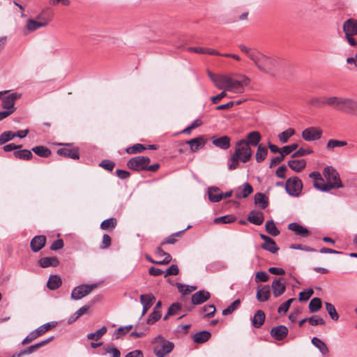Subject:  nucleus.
I'll use <instances>...</instances> for the list:
<instances>
[{
    "label": "nucleus",
    "mask_w": 357,
    "mask_h": 357,
    "mask_svg": "<svg viewBox=\"0 0 357 357\" xmlns=\"http://www.w3.org/2000/svg\"><path fill=\"white\" fill-rule=\"evenodd\" d=\"M46 243V237L44 235L36 236L30 243V247L33 252L40 250Z\"/></svg>",
    "instance_id": "obj_15"
},
{
    "label": "nucleus",
    "mask_w": 357,
    "mask_h": 357,
    "mask_svg": "<svg viewBox=\"0 0 357 357\" xmlns=\"http://www.w3.org/2000/svg\"><path fill=\"white\" fill-rule=\"evenodd\" d=\"M185 231V229L172 234L166 238L161 243L160 245L165 244H174L177 241V238L181 237V234Z\"/></svg>",
    "instance_id": "obj_46"
},
{
    "label": "nucleus",
    "mask_w": 357,
    "mask_h": 357,
    "mask_svg": "<svg viewBox=\"0 0 357 357\" xmlns=\"http://www.w3.org/2000/svg\"><path fill=\"white\" fill-rule=\"evenodd\" d=\"M241 301L239 299L234 301L230 305L222 310V314L225 316L231 314L239 307Z\"/></svg>",
    "instance_id": "obj_54"
},
{
    "label": "nucleus",
    "mask_w": 357,
    "mask_h": 357,
    "mask_svg": "<svg viewBox=\"0 0 357 357\" xmlns=\"http://www.w3.org/2000/svg\"><path fill=\"white\" fill-rule=\"evenodd\" d=\"M213 144L223 150H227L230 147V138L228 136H222L215 139L212 142Z\"/></svg>",
    "instance_id": "obj_26"
},
{
    "label": "nucleus",
    "mask_w": 357,
    "mask_h": 357,
    "mask_svg": "<svg viewBox=\"0 0 357 357\" xmlns=\"http://www.w3.org/2000/svg\"><path fill=\"white\" fill-rule=\"evenodd\" d=\"M97 284H81L74 288L71 292V298L79 300L89 294L93 289L97 288Z\"/></svg>",
    "instance_id": "obj_9"
},
{
    "label": "nucleus",
    "mask_w": 357,
    "mask_h": 357,
    "mask_svg": "<svg viewBox=\"0 0 357 357\" xmlns=\"http://www.w3.org/2000/svg\"><path fill=\"white\" fill-rule=\"evenodd\" d=\"M38 264L42 268L56 267L59 265V261L56 257H43L38 261Z\"/></svg>",
    "instance_id": "obj_30"
},
{
    "label": "nucleus",
    "mask_w": 357,
    "mask_h": 357,
    "mask_svg": "<svg viewBox=\"0 0 357 357\" xmlns=\"http://www.w3.org/2000/svg\"><path fill=\"white\" fill-rule=\"evenodd\" d=\"M345 98L331 96L325 100L326 105L342 112Z\"/></svg>",
    "instance_id": "obj_14"
},
{
    "label": "nucleus",
    "mask_w": 357,
    "mask_h": 357,
    "mask_svg": "<svg viewBox=\"0 0 357 357\" xmlns=\"http://www.w3.org/2000/svg\"><path fill=\"white\" fill-rule=\"evenodd\" d=\"M294 133L295 131L294 129L288 128L278 135V139L282 143H286L288 142L289 139L294 135Z\"/></svg>",
    "instance_id": "obj_49"
},
{
    "label": "nucleus",
    "mask_w": 357,
    "mask_h": 357,
    "mask_svg": "<svg viewBox=\"0 0 357 357\" xmlns=\"http://www.w3.org/2000/svg\"><path fill=\"white\" fill-rule=\"evenodd\" d=\"M288 334V328L284 325L273 327L271 330V336L276 340H284Z\"/></svg>",
    "instance_id": "obj_16"
},
{
    "label": "nucleus",
    "mask_w": 357,
    "mask_h": 357,
    "mask_svg": "<svg viewBox=\"0 0 357 357\" xmlns=\"http://www.w3.org/2000/svg\"><path fill=\"white\" fill-rule=\"evenodd\" d=\"M48 23L49 20L47 19H43L41 21L29 19L26 21V28L29 32H32L38 29L39 28L46 26Z\"/></svg>",
    "instance_id": "obj_17"
},
{
    "label": "nucleus",
    "mask_w": 357,
    "mask_h": 357,
    "mask_svg": "<svg viewBox=\"0 0 357 357\" xmlns=\"http://www.w3.org/2000/svg\"><path fill=\"white\" fill-rule=\"evenodd\" d=\"M261 247L264 250L269 251L271 253H275L279 250V248L277 246L275 242L272 238L266 242H264Z\"/></svg>",
    "instance_id": "obj_45"
},
{
    "label": "nucleus",
    "mask_w": 357,
    "mask_h": 357,
    "mask_svg": "<svg viewBox=\"0 0 357 357\" xmlns=\"http://www.w3.org/2000/svg\"><path fill=\"white\" fill-rule=\"evenodd\" d=\"M21 94L18 93H13L6 96L2 99V107L6 110H14L15 111V101L20 98Z\"/></svg>",
    "instance_id": "obj_11"
},
{
    "label": "nucleus",
    "mask_w": 357,
    "mask_h": 357,
    "mask_svg": "<svg viewBox=\"0 0 357 357\" xmlns=\"http://www.w3.org/2000/svg\"><path fill=\"white\" fill-rule=\"evenodd\" d=\"M53 339H54V336H51L50 337L47 338L45 340L41 341L40 342H38V343H36L35 344H33V345L29 347L28 349H29V351L31 352V354H32L33 352L36 351L39 348H40V347H43L45 345H46L47 344H48Z\"/></svg>",
    "instance_id": "obj_56"
},
{
    "label": "nucleus",
    "mask_w": 357,
    "mask_h": 357,
    "mask_svg": "<svg viewBox=\"0 0 357 357\" xmlns=\"http://www.w3.org/2000/svg\"><path fill=\"white\" fill-rule=\"evenodd\" d=\"M253 63L260 71L265 73H273L279 68L282 60L278 57H269L259 52Z\"/></svg>",
    "instance_id": "obj_2"
},
{
    "label": "nucleus",
    "mask_w": 357,
    "mask_h": 357,
    "mask_svg": "<svg viewBox=\"0 0 357 357\" xmlns=\"http://www.w3.org/2000/svg\"><path fill=\"white\" fill-rule=\"evenodd\" d=\"M322 130L318 127H310L302 132V137L307 142L319 139L322 136Z\"/></svg>",
    "instance_id": "obj_10"
},
{
    "label": "nucleus",
    "mask_w": 357,
    "mask_h": 357,
    "mask_svg": "<svg viewBox=\"0 0 357 357\" xmlns=\"http://www.w3.org/2000/svg\"><path fill=\"white\" fill-rule=\"evenodd\" d=\"M303 183L301 180L296 176L289 178L285 184L287 192L293 197L298 196L302 190Z\"/></svg>",
    "instance_id": "obj_7"
},
{
    "label": "nucleus",
    "mask_w": 357,
    "mask_h": 357,
    "mask_svg": "<svg viewBox=\"0 0 357 357\" xmlns=\"http://www.w3.org/2000/svg\"><path fill=\"white\" fill-rule=\"evenodd\" d=\"M253 192L252 185L246 182L242 185L238 187L235 190V197L237 199L246 198Z\"/></svg>",
    "instance_id": "obj_12"
},
{
    "label": "nucleus",
    "mask_w": 357,
    "mask_h": 357,
    "mask_svg": "<svg viewBox=\"0 0 357 357\" xmlns=\"http://www.w3.org/2000/svg\"><path fill=\"white\" fill-rule=\"evenodd\" d=\"M264 220V213L259 211L253 210L248 215V220L255 225H261Z\"/></svg>",
    "instance_id": "obj_21"
},
{
    "label": "nucleus",
    "mask_w": 357,
    "mask_h": 357,
    "mask_svg": "<svg viewBox=\"0 0 357 357\" xmlns=\"http://www.w3.org/2000/svg\"><path fill=\"white\" fill-rule=\"evenodd\" d=\"M346 141H341L337 139H330L326 144V149L332 150L337 147H341L347 145Z\"/></svg>",
    "instance_id": "obj_53"
},
{
    "label": "nucleus",
    "mask_w": 357,
    "mask_h": 357,
    "mask_svg": "<svg viewBox=\"0 0 357 357\" xmlns=\"http://www.w3.org/2000/svg\"><path fill=\"white\" fill-rule=\"evenodd\" d=\"M288 229L302 237H307L310 235L309 230L297 222L290 223L288 225Z\"/></svg>",
    "instance_id": "obj_19"
},
{
    "label": "nucleus",
    "mask_w": 357,
    "mask_h": 357,
    "mask_svg": "<svg viewBox=\"0 0 357 357\" xmlns=\"http://www.w3.org/2000/svg\"><path fill=\"white\" fill-rule=\"evenodd\" d=\"M14 137V132L11 131L3 132L0 135V144H3L6 142L13 139Z\"/></svg>",
    "instance_id": "obj_59"
},
{
    "label": "nucleus",
    "mask_w": 357,
    "mask_h": 357,
    "mask_svg": "<svg viewBox=\"0 0 357 357\" xmlns=\"http://www.w3.org/2000/svg\"><path fill=\"white\" fill-rule=\"evenodd\" d=\"M294 301V298H289L286 302L281 304L279 306L278 310V313L285 314L288 311L291 303Z\"/></svg>",
    "instance_id": "obj_62"
},
{
    "label": "nucleus",
    "mask_w": 357,
    "mask_h": 357,
    "mask_svg": "<svg viewBox=\"0 0 357 357\" xmlns=\"http://www.w3.org/2000/svg\"><path fill=\"white\" fill-rule=\"evenodd\" d=\"M252 150L245 139L236 142L234 152L231 154L227 162L228 169L230 171L236 169L240 166V162L245 163L252 156Z\"/></svg>",
    "instance_id": "obj_1"
},
{
    "label": "nucleus",
    "mask_w": 357,
    "mask_h": 357,
    "mask_svg": "<svg viewBox=\"0 0 357 357\" xmlns=\"http://www.w3.org/2000/svg\"><path fill=\"white\" fill-rule=\"evenodd\" d=\"M38 336H40L39 333H38V331L37 330H34L32 332H31L22 341V344H29L30 342H31L32 341H33L34 340H36Z\"/></svg>",
    "instance_id": "obj_63"
},
{
    "label": "nucleus",
    "mask_w": 357,
    "mask_h": 357,
    "mask_svg": "<svg viewBox=\"0 0 357 357\" xmlns=\"http://www.w3.org/2000/svg\"><path fill=\"white\" fill-rule=\"evenodd\" d=\"M211 337V334L210 332L207 331H202L194 334L192 340L197 344H203L208 341Z\"/></svg>",
    "instance_id": "obj_28"
},
{
    "label": "nucleus",
    "mask_w": 357,
    "mask_h": 357,
    "mask_svg": "<svg viewBox=\"0 0 357 357\" xmlns=\"http://www.w3.org/2000/svg\"><path fill=\"white\" fill-rule=\"evenodd\" d=\"M261 140L260 133L257 131H252L248 134L246 143L250 146H257Z\"/></svg>",
    "instance_id": "obj_34"
},
{
    "label": "nucleus",
    "mask_w": 357,
    "mask_h": 357,
    "mask_svg": "<svg viewBox=\"0 0 357 357\" xmlns=\"http://www.w3.org/2000/svg\"><path fill=\"white\" fill-rule=\"evenodd\" d=\"M153 353L157 357H165L174 349V344L162 335H158L153 341Z\"/></svg>",
    "instance_id": "obj_4"
},
{
    "label": "nucleus",
    "mask_w": 357,
    "mask_h": 357,
    "mask_svg": "<svg viewBox=\"0 0 357 357\" xmlns=\"http://www.w3.org/2000/svg\"><path fill=\"white\" fill-rule=\"evenodd\" d=\"M190 52H193L199 54H208L211 55H220V52L215 50L202 48L199 47H190L188 48Z\"/></svg>",
    "instance_id": "obj_38"
},
{
    "label": "nucleus",
    "mask_w": 357,
    "mask_h": 357,
    "mask_svg": "<svg viewBox=\"0 0 357 357\" xmlns=\"http://www.w3.org/2000/svg\"><path fill=\"white\" fill-rule=\"evenodd\" d=\"M323 174L327 182L323 183L321 191L328 192L331 189L343 187L338 172L333 167L328 166L325 167Z\"/></svg>",
    "instance_id": "obj_3"
},
{
    "label": "nucleus",
    "mask_w": 357,
    "mask_h": 357,
    "mask_svg": "<svg viewBox=\"0 0 357 357\" xmlns=\"http://www.w3.org/2000/svg\"><path fill=\"white\" fill-rule=\"evenodd\" d=\"M181 310V305L178 303H174L169 306L167 310V315L176 314Z\"/></svg>",
    "instance_id": "obj_64"
},
{
    "label": "nucleus",
    "mask_w": 357,
    "mask_h": 357,
    "mask_svg": "<svg viewBox=\"0 0 357 357\" xmlns=\"http://www.w3.org/2000/svg\"><path fill=\"white\" fill-rule=\"evenodd\" d=\"M32 151L38 156L47 158L51 155V151L43 146H37L32 149Z\"/></svg>",
    "instance_id": "obj_41"
},
{
    "label": "nucleus",
    "mask_w": 357,
    "mask_h": 357,
    "mask_svg": "<svg viewBox=\"0 0 357 357\" xmlns=\"http://www.w3.org/2000/svg\"><path fill=\"white\" fill-rule=\"evenodd\" d=\"M57 153L66 158L74 160L79 159V152L76 149L61 148L57 150Z\"/></svg>",
    "instance_id": "obj_25"
},
{
    "label": "nucleus",
    "mask_w": 357,
    "mask_h": 357,
    "mask_svg": "<svg viewBox=\"0 0 357 357\" xmlns=\"http://www.w3.org/2000/svg\"><path fill=\"white\" fill-rule=\"evenodd\" d=\"M56 323L54 321L46 323L40 326H39L36 330L38 331V333H39L40 335L45 333L46 331H49L50 328L56 326Z\"/></svg>",
    "instance_id": "obj_60"
},
{
    "label": "nucleus",
    "mask_w": 357,
    "mask_h": 357,
    "mask_svg": "<svg viewBox=\"0 0 357 357\" xmlns=\"http://www.w3.org/2000/svg\"><path fill=\"white\" fill-rule=\"evenodd\" d=\"M215 311V307L213 304L206 305L200 309V312L204 314L203 317L208 318L213 317Z\"/></svg>",
    "instance_id": "obj_44"
},
{
    "label": "nucleus",
    "mask_w": 357,
    "mask_h": 357,
    "mask_svg": "<svg viewBox=\"0 0 357 357\" xmlns=\"http://www.w3.org/2000/svg\"><path fill=\"white\" fill-rule=\"evenodd\" d=\"M146 149L144 145L141 144H135L132 146L126 149V152L128 154H135L137 153H142Z\"/></svg>",
    "instance_id": "obj_55"
},
{
    "label": "nucleus",
    "mask_w": 357,
    "mask_h": 357,
    "mask_svg": "<svg viewBox=\"0 0 357 357\" xmlns=\"http://www.w3.org/2000/svg\"><path fill=\"white\" fill-rule=\"evenodd\" d=\"M265 229L268 234L273 236H277L280 234V231L275 225L273 220H268L265 225Z\"/></svg>",
    "instance_id": "obj_39"
},
{
    "label": "nucleus",
    "mask_w": 357,
    "mask_h": 357,
    "mask_svg": "<svg viewBox=\"0 0 357 357\" xmlns=\"http://www.w3.org/2000/svg\"><path fill=\"white\" fill-rule=\"evenodd\" d=\"M236 76L240 78V79H235L234 77L229 76L227 91L234 93H242L244 92L245 86L250 84V79L244 75L239 74L236 75Z\"/></svg>",
    "instance_id": "obj_5"
},
{
    "label": "nucleus",
    "mask_w": 357,
    "mask_h": 357,
    "mask_svg": "<svg viewBox=\"0 0 357 357\" xmlns=\"http://www.w3.org/2000/svg\"><path fill=\"white\" fill-rule=\"evenodd\" d=\"M211 297L208 291L199 290L195 293L191 297V301L194 305H200L207 301Z\"/></svg>",
    "instance_id": "obj_13"
},
{
    "label": "nucleus",
    "mask_w": 357,
    "mask_h": 357,
    "mask_svg": "<svg viewBox=\"0 0 357 357\" xmlns=\"http://www.w3.org/2000/svg\"><path fill=\"white\" fill-rule=\"evenodd\" d=\"M268 155V149L266 146L261 144L258 145L257 151L256 153V160L257 162H261L265 160Z\"/></svg>",
    "instance_id": "obj_42"
},
{
    "label": "nucleus",
    "mask_w": 357,
    "mask_h": 357,
    "mask_svg": "<svg viewBox=\"0 0 357 357\" xmlns=\"http://www.w3.org/2000/svg\"><path fill=\"white\" fill-rule=\"evenodd\" d=\"M271 296V289L268 285L259 287L257 291L256 298L259 302L267 301Z\"/></svg>",
    "instance_id": "obj_24"
},
{
    "label": "nucleus",
    "mask_w": 357,
    "mask_h": 357,
    "mask_svg": "<svg viewBox=\"0 0 357 357\" xmlns=\"http://www.w3.org/2000/svg\"><path fill=\"white\" fill-rule=\"evenodd\" d=\"M321 307V300L319 298H312L309 303V310L311 312H316Z\"/></svg>",
    "instance_id": "obj_51"
},
{
    "label": "nucleus",
    "mask_w": 357,
    "mask_h": 357,
    "mask_svg": "<svg viewBox=\"0 0 357 357\" xmlns=\"http://www.w3.org/2000/svg\"><path fill=\"white\" fill-rule=\"evenodd\" d=\"M62 284L61 279L56 275H52L50 277L47 286L51 290H55L58 289Z\"/></svg>",
    "instance_id": "obj_35"
},
{
    "label": "nucleus",
    "mask_w": 357,
    "mask_h": 357,
    "mask_svg": "<svg viewBox=\"0 0 357 357\" xmlns=\"http://www.w3.org/2000/svg\"><path fill=\"white\" fill-rule=\"evenodd\" d=\"M282 279H276L273 281L271 284V288L273 290V296L277 298L285 291L286 287L283 282H282Z\"/></svg>",
    "instance_id": "obj_20"
},
{
    "label": "nucleus",
    "mask_w": 357,
    "mask_h": 357,
    "mask_svg": "<svg viewBox=\"0 0 357 357\" xmlns=\"http://www.w3.org/2000/svg\"><path fill=\"white\" fill-rule=\"evenodd\" d=\"M229 77V76L228 75H218V77L215 79H214V84L215 87L218 88V89L227 91Z\"/></svg>",
    "instance_id": "obj_32"
},
{
    "label": "nucleus",
    "mask_w": 357,
    "mask_h": 357,
    "mask_svg": "<svg viewBox=\"0 0 357 357\" xmlns=\"http://www.w3.org/2000/svg\"><path fill=\"white\" fill-rule=\"evenodd\" d=\"M116 219L111 218L102 221L100 224V228L102 230H108L109 229H114L116 226Z\"/></svg>",
    "instance_id": "obj_48"
},
{
    "label": "nucleus",
    "mask_w": 357,
    "mask_h": 357,
    "mask_svg": "<svg viewBox=\"0 0 357 357\" xmlns=\"http://www.w3.org/2000/svg\"><path fill=\"white\" fill-rule=\"evenodd\" d=\"M13 155L16 158L29 160L32 158L33 154L31 151L27 149H23L20 151H15Z\"/></svg>",
    "instance_id": "obj_43"
},
{
    "label": "nucleus",
    "mask_w": 357,
    "mask_h": 357,
    "mask_svg": "<svg viewBox=\"0 0 357 357\" xmlns=\"http://www.w3.org/2000/svg\"><path fill=\"white\" fill-rule=\"evenodd\" d=\"M342 29L349 44L352 47H356L357 41L353 36L357 35V20L354 18L347 20L343 23Z\"/></svg>",
    "instance_id": "obj_6"
},
{
    "label": "nucleus",
    "mask_w": 357,
    "mask_h": 357,
    "mask_svg": "<svg viewBox=\"0 0 357 357\" xmlns=\"http://www.w3.org/2000/svg\"><path fill=\"white\" fill-rule=\"evenodd\" d=\"M176 287L178 288V290L180 293L182 294H189L191 292L194 291L196 289V286H190L188 284H183L181 283H177Z\"/></svg>",
    "instance_id": "obj_50"
},
{
    "label": "nucleus",
    "mask_w": 357,
    "mask_h": 357,
    "mask_svg": "<svg viewBox=\"0 0 357 357\" xmlns=\"http://www.w3.org/2000/svg\"><path fill=\"white\" fill-rule=\"evenodd\" d=\"M239 49L245 53L247 56L252 61H254L255 57L257 56L259 51L256 50H252L243 44L238 45Z\"/></svg>",
    "instance_id": "obj_40"
},
{
    "label": "nucleus",
    "mask_w": 357,
    "mask_h": 357,
    "mask_svg": "<svg viewBox=\"0 0 357 357\" xmlns=\"http://www.w3.org/2000/svg\"><path fill=\"white\" fill-rule=\"evenodd\" d=\"M161 317V312L153 310V312L149 315L147 318V324H153L158 320H159Z\"/></svg>",
    "instance_id": "obj_58"
},
{
    "label": "nucleus",
    "mask_w": 357,
    "mask_h": 357,
    "mask_svg": "<svg viewBox=\"0 0 357 357\" xmlns=\"http://www.w3.org/2000/svg\"><path fill=\"white\" fill-rule=\"evenodd\" d=\"M236 220V218L231 215H225L216 218L214 220L215 223L227 224L231 223Z\"/></svg>",
    "instance_id": "obj_57"
},
{
    "label": "nucleus",
    "mask_w": 357,
    "mask_h": 357,
    "mask_svg": "<svg viewBox=\"0 0 357 357\" xmlns=\"http://www.w3.org/2000/svg\"><path fill=\"white\" fill-rule=\"evenodd\" d=\"M312 344L317 347L323 355L327 354L329 351L326 344L318 337H314L312 339Z\"/></svg>",
    "instance_id": "obj_36"
},
{
    "label": "nucleus",
    "mask_w": 357,
    "mask_h": 357,
    "mask_svg": "<svg viewBox=\"0 0 357 357\" xmlns=\"http://www.w3.org/2000/svg\"><path fill=\"white\" fill-rule=\"evenodd\" d=\"M150 158L146 156H136L130 159L127 162L128 168L139 172L145 170L150 163Z\"/></svg>",
    "instance_id": "obj_8"
},
{
    "label": "nucleus",
    "mask_w": 357,
    "mask_h": 357,
    "mask_svg": "<svg viewBox=\"0 0 357 357\" xmlns=\"http://www.w3.org/2000/svg\"><path fill=\"white\" fill-rule=\"evenodd\" d=\"M205 143H206L205 139L202 137L193 138L189 141H187V144H188L190 145V150L192 152H196L199 149L204 147V146L205 145Z\"/></svg>",
    "instance_id": "obj_27"
},
{
    "label": "nucleus",
    "mask_w": 357,
    "mask_h": 357,
    "mask_svg": "<svg viewBox=\"0 0 357 357\" xmlns=\"http://www.w3.org/2000/svg\"><path fill=\"white\" fill-rule=\"evenodd\" d=\"M155 299V297L153 294H142L140 296V301L143 305V310L142 313V316H144L148 311V310L153 305V301Z\"/></svg>",
    "instance_id": "obj_22"
},
{
    "label": "nucleus",
    "mask_w": 357,
    "mask_h": 357,
    "mask_svg": "<svg viewBox=\"0 0 357 357\" xmlns=\"http://www.w3.org/2000/svg\"><path fill=\"white\" fill-rule=\"evenodd\" d=\"M289 167L294 171L299 172L303 170L306 166L305 160H290L288 161Z\"/></svg>",
    "instance_id": "obj_33"
},
{
    "label": "nucleus",
    "mask_w": 357,
    "mask_h": 357,
    "mask_svg": "<svg viewBox=\"0 0 357 357\" xmlns=\"http://www.w3.org/2000/svg\"><path fill=\"white\" fill-rule=\"evenodd\" d=\"M162 245H159L155 251V255L157 257L160 258L162 257H164V259L162 260H158L157 261V264L160 265H166L171 262L172 261V257L171 255L165 252L163 249L162 248Z\"/></svg>",
    "instance_id": "obj_23"
},
{
    "label": "nucleus",
    "mask_w": 357,
    "mask_h": 357,
    "mask_svg": "<svg viewBox=\"0 0 357 357\" xmlns=\"http://www.w3.org/2000/svg\"><path fill=\"white\" fill-rule=\"evenodd\" d=\"M344 101L342 112L357 116V100L345 98Z\"/></svg>",
    "instance_id": "obj_18"
},
{
    "label": "nucleus",
    "mask_w": 357,
    "mask_h": 357,
    "mask_svg": "<svg viewBox=\"0 0 357 357\" xmlns=\"http://www.w3.org/2000/svg\"><path fill=\"white\" fill-rule=\"evenodd\" d=\"M325 305L330 317L334 321L338 320L339 314H337L335 306L330 303H325Z\"/></svg>",
    "instance_id": "obj_52"
},
{
    "label": "nucleus",
    "mask_w": 357,
    "mask_h": 357,
    "mask_svg": "<svg viewBox=\"0 0 357 357\" xmlns=\"http://www.w3.org/2000/svg\"><path fill=\"white\" fill-rule=\"evenodd\" d=\"M265 317V313L262 310H257L252 319V326L257 328L261 327L264 322Z\"/></svg>",
    "instance_id": "obj_31"
},
{
    "label": "nucleus",
    "mask_w": 357,
    "mask_h": 357,
    "mask_svg": "<svg viewBox=\"0 0 357 357\" xmlns=\"http://www.w3.org/2000/svg\"><path fill=\"white\" fill-rule=\"evenodd\" d=\"M208 199L212 202H218L222 199V192L217 187L208 189Z\"/></svg>",
    "instance_id": "obj_29"
},
{
    "label": "nucleus",
    "mask_w": 357,
    "mask_h": 357,
    "mask_svg": "<svg viewBox=\"0 0 357 357\" xmlns=\"http://www.w3.org/2000/svg\"><path fill=\"white\" fill-rule=\"evenodd\" d=\"M255 202L256 204L259 205L262 209L268 206V201L263 193L258 192L255 195Z\"/></svg>",
    "instance_id": "obj_47"
},
{
    "label": "nucleus",
    "mask_w": 357,
    "mask_h": 357,
    "mask_svg": "<svg viewBox=\"0 0 357 357\" xmlns=\"http://www.w3.org/2000/svg\"><path fill=\"white\" fill-rule=\"evenodd\" d=\"M298 147V144L297 143H294L290 145L284 146L281 149V153L284 156L290 154L294 151L296 150Z\"/></svg>",
    "instance_id": "obj_61"
},
{
    "label": "nucleus",
    "mask_w": 357,
    "mask_h": 357,
    "mask_svg": "<svg viewBox=\"0 0 357 357\" xmlns=\"http://www.w3.org/2000/svg\"><path fill=\"white\" fill-rule=\"evenodd\" d=\"M309 176L314 180V186L315 188L321 190L324 180L321 175L318 172H312Z\"/></svg>",
    "instance_id": "obj_37"
}]
</instances>
